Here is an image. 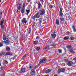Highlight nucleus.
Listing matches in <instances>:
<instances>
[{"mask_svg":"<svg viewBox=\"0 0 76 76\" xmlns=\"http://www.w3.org/2000/svg\"><path fill=\"white\" fill-rule=\"evenodd\" d=\"M40 18V15H39V12H38L36 14V15H35L32 17V19H35V18L39 19V18Z\"/></svg>","mask_w":76,"mask_h":76,"instance_id":"1","label":"nucleus"},{"mask_svg":"<svg viewBox=\"0 0 76 76\" xmlns=\"http://www.w3.org/2000/svg\"><path fill=\"white\" fill-rule=\"evenodd\" d=\"M39 13H40V16H43L45 13V10L42 9L39 10Z\"/></svg>","mask_w":76,"mask_h":76,"instance_id":"2","label":"nucleus"},{"mask_svg":"<svg viewBox=\"0 0 76 76\" xmlns=\"http://www.w3.org/2000/svg\"><path fill=\"white\" fill-rule=\"evenodd\" d=\"M47 61V59L45 58L43 59L42 60H40L39 64H41L44 61Z\"/></svg>","mask_w":76,"mask_h":76,"instance_id":"3","label":"nucleus"},{"mask_svg":"<svg viewBox=\"0 0 76 76\" xmlns=\"http://www.w3.org/2000/svg\"><path fill=\"white\" fill-rule=\"evenodd\" d=\"M22 6V4L21 3H20L18 4L17 6V9L18 10H20L21 9V6Z\"/></svg>","mask_w":76,"mask_h":76,"instance_id":"4","label":"nucleus"},{"mask_svg":"<svg viewBox=\"0 0 76 76\" xmlns=\"http://www.w3.org/2000/svg\"><path fill=\"white\" fill-rule=\"evenodd\" d=\"M63 11V9L61 7L60 8V16L61 17H62L63 16V12H62V11Z\"/></svg>","mask_w":76,"mask_h":76,"instance_id":"5","label":"nucleus"},{"mask_svg":"<svg viewBox=\"0 0 76 76\" xmlns=\"http://www.w3.org/2000/svg\"><path fill=\"white\" fill-rule=\"evenodd\" d=\"M22 23H24L25 24H26L28 21H26V18H23L22 20Z\"/></svg>","mask_w":76,"mask_h":76,"instance_id":"6","label":"nucleus"},{"mask_svg":"<svg viewBox=\"0 0 76 76\" xmlns=\"http://www.w3.org/2000/svg\"><path fill=\"white\" fill-rule=\"evenodd\" d=\"M31 75H34L35 74V70L34 69H32L31 71Z\"/></svg>","mask_w":76,"mask_h":76,"instance_id":"7","label":"nucleus"},{"mask_svg":"<svg viewBox=\"0 0 76 76\" xmlns=\"http://www.w3.org/2000/svg\"><path fill=\"white\" fill-rule=\"evenodd\" d=\"M67 64L69 66H71L72 64H73V62L72 61L68 62L67 63Z\"/></svg>","mask_w":76,"mask_h":76,"instance_id":"8","label":"nucleus"},{"mask_svg":"<svg viewBox=\"0 0 76 76\" xmlns=\"http://www.w3.org/2000/svg\"><path fill=\"white\" fill-rule=\"evenodd\" d=\"M50 47V46L48 45H47L44 48V49L45 50H48L49 49Z\"/></svg>","mask_w":76,"mask_h":76,"instance_id":"9","label":"nucleus"},{"mask_svg":"<svg viewBox=\"0 0 76 76\" xmlns=\"http://www.w3.org/2000/svg\"><path fill=\"white\" fill-rule=\"evenodd\" d=\"M25 8L23 7L22 9L21 10V13H24V12H25Z\"/></svg>","mask_w":76,"mask_h":76,"instance_id":"10","label":"nucleus"},{"mask_svg":"<svg viewBox=\"0 0 76 76\" xmlns=\"http://www.w3.org/2000/svg\"><path fill=\"white\" fill-rule=\"evenodd\" d=\"M38 4V9H40V8L42 6V5H41V3H40V2H39L37 3Z\"/></svg>","mask_w":76,"mask_h":76,"instance_id":"11","label":"nucleus"},{"mask_svg":"<svg viewBox=\"0 0 76 76\" xmlns=\"http://www.w3.org/2000/svg\"><path fill=\"white\" fill-rule=\"evenodd\" d=\"M51 36H52L53 38H55L56 37V35L54 34H51Z\"/></svg>","mask_w":76,"mask_h":76,"instance_id":"12","label":"nucleus"},{"mask_svg":"<svg viewBox=\"0 0 76 76\" xmlns=\"http://www.w3.org/2000/svg\"><path fill=\"white\" fill-rule=\"evenodd\" d=\"M6 49H7V50L8 51H10V48H9V47L7 46H6Z\"/></svg>","mask_w":76,"mask_h":76,"instance_id":"13","label":"nucleus"},{"mask_svg":"<svg viewBox=\"0 0 76 76\" xmlns=\"http://www.w3.org/2000/svg\"><path fill=\"white\" fill-rule=\"evenodd\" d=\"M26 69V68H24L21 69V71H22V73H23V72H25Z\"/></svg>","mask_w":76,"mask_h":76,"instance_id":"14","label":"nucleus"},{"mask_svg":"<svg viewBox=\"0 0 76 76\" xmlns=\"http://www.w3.org/2000/svg\"><path fill=\"white\" fill-rule=\"evenodd\" d=\"M69 39V37H66L64 38V40H67V39Z\"/></svg>","mask_w":76,"mask_h":76,"instance_id":"15","label":"nucleus"},{"mask_svg":"<svg viewBox=\"0 0 76 76\" xmlns=\"http://www.w3.org/2000/svg\"><path fill=\"white\" fill-rule=\"evenodd\" d=\"M51 71V70L49 69H48L45 72V73H49Z\"/></svg>","mask_w":76,"mask_h":76,"instance_id":"16","label":"nucleus"},{"mask_svg":"<svg viewBox=\"0 0 76 76\" xmlns=\"http://www.w3.org/2000/svg\"><path fill=\"white\" fill-rule=\"evenodd\" d=\"M6 55H12V53L9 52H7L6 53Z\"/></svg>","mask_w":76,"mask_h":76,"instance_id":"17","label":"nucleus"},{"mask_svg":"<svg viewBox=\"0 0 76 76\" xmlns=\"http://www.w3.org/2000/svg\"><path fill=\"white\" fill-rule=\"evenodd\" d=\"M38 42L37 41H34L33 42V44H38Z\"/></svg>","mask_w":76,"mask_h":76,"instance_id":"18","label":"nucleus"},{"mask_svg":"<svg viewBox=\"0 0 76 76\" xmlns=\"http://www.w3.org/2000/svg\"><path fill=\"white\" fill-rule=\"evenodd\" d=\"M56 24L58 25H59V21L58 20H56Z\"/></svg>","mask_w":76,"mask_h":76,"instance_id":"19","label":"nucleus"},{"mask_svg":"<svg viewBox=\"0 0 76 76\" xmlns=\"http://www.w3.org/2000/svg\"><path fill=\"white\" fill-rule=\"evenodd\" d=\"M26 12H27L26 15H28V14L29 13V12H30V10H26Z\"/></svg>","mask_w":76,"mask_h":76,"instance_id":"20","label":"nucleus"},{"mask_svg":"<svg viewBox=\"0 0 76 76\" xmlns=\"http://www.w3.org/2000/svg\"><path fill=\"white\" fill-rule=\"evenodd\" d=\"M31 27H30L29 28V30L28 31V34H30V33H31Z\"/></svg>","mask_w":76,"mask_h":76,"instance_id":"21","label":"nucleus"},{"mask_svg":"<svg viewBox=\"0 0 76 76\" xmlns=\"http://www.w3.org/2000/svg\"><path fill=\"white\" fill-rule=\"evenodd\" d=\"M67 48H72V46L70 45H67Z\"/></svg>","mask_w":76,"mask_h":76,"instance_id":"22","label":"nucleus"},{"mask_svg":"<svg viewBox=\"0 0 76 76\" xmlns=\"http://www.w3.org/2000/svg\"><path fill=\"white\" fill-rule=\"evenodd\" d=\"M58 51L60 54H61V53H62V52H61V49H58Z\"/></svg>","mask_w":76,"mask_h":76,"instance_id":"23","label":"nucleus"},{"mask_svg":"<svg viewBox=\"0 0 76 76\" xmlns=\"http://www.w3.org/2000/svg\"><path fill=\"white\" fill-rule=\"evenodd\" d=\"M65 71V69L64 68H63V69L61 70V72H64Z\"/></svg>","mask_w":76,"mask_h":76,"instance_id":"24","label":"nucleus"},{"mask_svg":"<svg viewBox=\"0 0 76 76\" xmlns=\"http://www.w3.org/2000/svg\"><path fill=\"white\" fill-rule=\"evenodd\" d=\"M60 20L61 21H64V18L61 17L60 18Z\"/></svg>","mask_w":76,"mask_h":76,"instance_id":"25","label":"nucleus"},{"mask_svg":"<svg viewBox=\"0 0 76 76\" xmlns=\"http://www.w3.org/2000/svg\"><path fill=\"white\" fill-rule=\"evenodd\" d=\"M50 5L49 6V7L51 9H52L53 7V5H51L50 4H49Z\"/></svg>","mask_w":76,"mask_h":76,"instance_id":"26","label":"nucleus"},{"mask_svg":"<svg viewBox=\"0 0 76 76\" xmlns=\"http://www.w3.org/2000/svg\"><path fill=\"white\" fill-rule=\"evenodd\" d=\"M3 55H4V53H0V56H3Z\"/></svg>","mask_w":76,"mask_h":76,"instance_id":"27","label":"nucleus"},{"mask_svg":"<svg viewBox=\"0 0 76 76\" xmlns=\"http://www.w3.org/2000/svg\"><path fill=\"white\" fill-rule=\"evenodd\" d=\"M60 72H61V69H59L58 70V73L59 74Z\"/></svg>","mask_w":76,"mask_h":76,"instance_id":"28","label":"nucleus"},{"mask_svg":"<svg viewBox=\"0 0 76 76\" xmlns=\"http://www.w3.org/2000/svg\"><path fill=\"white\" fill-rule=\"evenodd\" d=\"M4 23V21H1V22L0 25H3Z\"/></svg>","mask_w":76,"mask_h":76,"instance_id":"29","label":"nucleus"},{"mask_svg":"<svg viewBox=\"0 0 76 76\" xmlns=\"http://www.w3.org/2000/svg\"><path fill=\"white\" fill-rule=\"evenodd\" d=\"M39 67V65H37L34 68V69H37V68H38Z\"/></svg>","mask_w":76,"mask_h":76,"instance_id":"30","label":"nucleus"},{"mask_svg":"<svg viewBox=\"0 0 76 76\" xmlns=\"http://www.w3.org/2000/svg\"><path fill=\"white\" fill-rule=\"evenodd\" d=\"M3 43H0V47H3Z\"/></svg>","mask_w":76,"mask_h":76,"instance_id":"31","label":"nucleus"},{"mask_svg":"<svg viewBox=\"0 0 76 76\" xmlns=\"http://www.w3.org/2000/svg\"><path fill=\"white\" fill-rule=\"evenodd\" d=\"M74 39H75V38H74V37H71L70 38V39H71V40L72 41H73V40H74Z\"/></svg>","mask_w":76,"mask_h":76,"instance_id":"32","label":"nucleus"},{"mask_svg":"<svg viewBox=\"0 0 76 76\" xmlns=\"http://www.w3.org/2000/svg\"><path fill=\"white\" fill-rule=\"evenodd\" d=\"M1 26L2 29H4V25H1Z\"/></svg>","mask_w":76,"mask_h":76,"instance_id":"33","label":"nucleus"},{"mask_svg":"<svg viewBox=\"0 0 76 76\" xmlns=\"http://www.w3.org/2000/svg\"><path fill=\"white\" fill-rule=\"evenodd\" d=\"M23 7H24V8H25V3H23Z\"/></svg>","mask_w":76,"mask_h":76,"instance_id":"34","label":"nucleus"},{"mask_svg":"<svg viewBox=\"0 0 76 76\" xmlns=\"http://www.w3.org/2000/svg\"><path fill=\"white\" fill-rule=\"evenodd\" d=\"M8 64V62H7V61H5L4 64Z\"/></svg>","mask_w":76,"mask_h":76,"instance_id":"35","label":"nucleus"},{"mask_svg":"<svg viewBox=\"0 0 76 76\" xmlns=\"http://www.w3.org/2000/svg\"><path fill=\"white\" fill-rule=\"evenodd\" d=\"M36 49L37 50H40V47H37V48Z\"/></svg>","mask_w":76,"mask_h":76,"instance_id":"36","label":"nucleus"},{"mask_svg":"<svg viewBox=\"0 0 76 76\" xmlns=\"http://www.w3.org/2000/svg\"><path fill=\"white\" fill-rule=\"evenodd\" d=\"M39 25H41V23L42 22H41V20H39Z\"/></svg>","mask_w":76,"mask_h":76,"instance_id":"37","label":"nucleus"},{"mask_svg":"<svg viewBox=\"0 0 76 76\" xmlns=\"http://www.w3.org/2000/svg\"><path fill=\"white\" fill-rule=\"evenodd\" d=\"M28 3H30L31 1V0H27Z\"/></svg>","mask_w":76,"mask_h":76,"instance_id":"38","label":"nucleus"},{"mask_svg":"<svg viewBox=\"0 0 76 76\" xmlns=\"http://www.w3.org/2000/svg\"><path fill=\"white\" fill-rule=\"evenodd\" d=\"M6 43H7V44H8V43H9L10 42L9 41V40H6Z\"/></svg>","mask_w":76,"mask_h":76,"instance_id":"39","label":"nucleus"},{"mask_svg":"<svg viewBox=\"0 0 76 76\" xmlns=\"http://www.w3.org/2000/svg\"><path fill=\"white\" fill-rule=\"evenodd\" d=\"M26 56V54L24 55V56L23 57V58L24 57H25Z\"/></svg>","mask_w":76,"mask_h":76,"instance_id":"40","label":"nucleus"},{"mask_svg":"<svg viewBox=\"0 0 76 76\" xmlns=\"http://www.w3.org/2000/svg\"><path fill=\"white\" fill-rule=\"evenodd\" d=\"M73 60L74 61H76V58H75L73 59Z\"/></svg>","mask_w":76,"mask_h":76,"instance_id":"41","label":"nucleus"},{"mask_svg":"<svg viewBox=\"0 0 76 76\" xmlns=\"http://www.w3.org/2000/svg\"><path fill=\"white\" fill-rule=\"evenodd\" d=\"M66 34L67 35H69L70 34V32L69 31H67L66 32Z\"/></svg>","mask_w":76,"mask_h":76,"instance_id":"42","label":"nucleus"},{"mask_svg":"<svg viewBox=\"0 0 76 76\" xmlns=\"http://www.w3.org/2000/svg\"><path fill=\"white\" fill-rule=\"evenodd\" d=\"M3 39L4 41H6V37H3Z\"/></svg>","mask_w":76,"mask_h":76,"instance_id":"43","label":"nucleus"},{"mask_svg":"<svg viewBox=\"0 0 76 76\" xmlns=\"http://www.w3.org/2000/svg\"><path fill=\"white\" fill-rule=\"evenodd\" d=\"M3 66H1V70H3Z\"/></svg>","mask_w":76,"mask_h":76,"instance_id":"44","label":"nucleus"},{"mask_svg":"<svg viewBox=\"0 0 76 76\" xmlns=\"http://www.w3.org/2000/svg\"><path fill=\"white\" fill-rule=\"evenodd\" d=\"M72 29H75V27L74 26H72Z\"/></svg>","mask_w":76,"mask_h":76,"instance_id":"45","label":"nucleus"},{"mask_svg":"<svg viewBox=\"0 0 76 76\" xmlns=\"http://www.w3.org/2000/svg\"><path fill=\"white\" fill-rule=\"evenodd\" d=\"M65 62H67L68 61V59H65Z\"/></svg>","mask_w":76,"mask_h":76,"instance_id":"46","label":"nucleus"},{"mask_svg":"<svg viewBox=\"0 0 76 76\" xmlns=\"http://www.w3.org/2000/svg\"><path fill=\"white\" fill-rule=\"evenodd\" d=\"M36 38L37 39H39V37L37 36L36 37Z\"/></svg>","mask_w":76,"mask_h":76,"instance_id":"47","label":"nucleus"},{"mask_svg":"<svg viewBox=\"0 0 76 76\" xmlns=\"http://www.w3.org/2000/svg\"><path fill=\"white\" fill-rule=\"evenodd\" d=\"M0 12H1V13H0ZM2 12H1V10H0V15L2 14Z\"/></svg>","mask_w":76,"mask_h":76,"instance_id":"48","label":"nucleus"},{"mask_svg":"<svg viewBox=\"0 0 76 76\" xmlns=\"http://www.w3.org/2000/svg\"><path fill=\"white\" fill-rule=\"evenodd\" d=\"M73 29V31L74 32H76V30L75 28H74Z\"/></svg>","mask_w":76,"mask_h":76,"instance_id":"49","label":"nucleus"},{"mask_svg":"<svg viewBox=\"0 0 76 76\" xmlns=\"http://www.w3.org/2000/svg\"><path fill=\"white\" fill-rule=\"evenodd\" d=\"M3 38H6V37L5 36V35H4V34H3Z\"/></svg>","mask_w":76,"mask_h":76,"instance_id":"50","label":"nucleus"},{"mask_svg":"<svg viewBox=\"0 0 76 76\" xmlns=\"http://www.w3.org/2000/svg\"><path fill=\"white\" fill-rule=\"evenodd\" d=\"M18 10H17V11H16V12H17V13H18L19 12V11Z\"/></svg>","mask_w":76,"mask_h":76,"instance_id":"51","label":"nucleus"},{"mask_svg":"<svg viewBox=\"0 0 76 76\" xmlns=\"http://www.w3.org/2000/svg\"><path fill=\"white\" fill-rule=\"evenodd\" d=\"M2 43H3V44L4 43H6V42H5V41H3L2 42Z\"/></svg>","mask_w":76,"mask_h":76,"instance_id":"52","label":"nucleus"},{"mask_svg":"<svg viewBox=\"0 0 76 76\" xmlns=\"http://www.w3.org/2000/svg\"><path fill=\"white\" fill-rule=\"evenodd\" d=\"M53 76H58V75L56 74L55 75H54Z\"/></svg>","mask_w":76,"mask_h":76,"instance_id":"53","label":"nucleus"},{"mask_svg":"<svg viewBox=\"0 0 76 76\" xmlns=\"http://www.w3.org/2000/svg\"><path fill=\"white\" fill-rule=\"evenodd\" d=\"M12 58H13V59H15V56H14V57H12Z\"/></svg>","mask_w":76,"mask_h":76,"instance_id":"54","label":"nucleus"},{"mask_svg":"<svg viewBox=\"0 0 76 76\" xmlns=\"http://www.w3.org/2000/svg\"><path fill=\"white\" fill-rule=\"evenodd\" d=\"M10 60H13V58H10Z\"/></svg>","mask_w":76,"mask_h":76,"instance_id":"55","label":"nucleus"},{"mask_svg":"<svg viewBox=\"0 0 76 76\" xmlns=\"http://www.w3.org/2000/svg\"><path fill=\"white\" fill-rule=\"evenodd\" d=\"M2 21H3V22H4V19H2Z\"/></svg>","mask_w":76,"mask_h":76,"instance_id":"56","label":"nucleus"},{"mask_svg":"<svg viewBox=\"0 0 76 76\" xmlns=\"http://www.w3.org/2000/svg\"><path fill=\"white\" fill-rule=\"evenodd\" d=\"M31 68H32V66H30L29 67V69H31Z\"/></svg>","mask_w":76,"mask_h":76,"instance_id":"57","label":"nucleus"},{"mask_svg":"<svg viewBox=\"0 0 76 76\" xmlns=\"http://www.w3.org/2000/svg\"><path fill=\"white\" fill-rule=\"evenodd\" d=\"M32 66H33L32 64H31L30 65V66H31V67Z\"/></svg>","mask_w":76,"mask_h":76,"instance_id":"58","label":"nucleus"},{"mask_svg":"<svg viewBox=\"0 0 76 76\" xmlns=\"http://www.w3.org/2000/svg\"><path fill=\"white\" fill-rule=\"evenodd\" d=\"M1 16H0V20H1Z\"/></svg>","mask_w":76,"mask_h":76,"instance_id":"59","label":"nucleus"},{"mask_svg":"<svg viewBox=\"0 0 76 76\" xmlns=\"http://www.w3.org/2000/svg\"><path fill=\"white\" fill-rule=\"evenodd\" d=\"M33 26H32L33 27H34V26H35V25H34V24L33 25Z\"/></svg>","mask_w":76,"mask_h":76,"instance_id":"60","label":"nucleus"},{"mask_svg":"<svg viewBox=\"0 0 76 76\" xmlns=\"http://www.w3.org/2000/svg\"><path fill=\"white\" fill-rule=\"evenodd\" d=\"M6 45H8V43H6Z\"/></svg>","mask_w":76,"mask_h":76,"instance_id":"61","label":"nucleus"},{"mask_svg":"<svg viewBox=\"0 0 76 76\" xmlns=\"http://www.w3.org/2000/svg\"><path fill=\"white\" fill-rule=\"evenodd\" d=\"M56 33V32L55 31L54 33H53V34H55Z\"/></svg>","mask_w":76,"mask_h":76,"instance_id":"62","label":"nucleus"},{"mask_svg":"<svg viewBox=\"0 0 76 76\" xmlns=\"http://www.w3.org/2000/svg\"><path fill=\"white\" fill-rule=\"evenodd\" d=\"M0 66H1V63H0Z\"/></svg>","mask_w":76,"mask_h":76,"instance_id":"63","label":"nucleus"},{"mask_svg":"<svg viewBox=\"0 0 76 76\" xmlns=\"http://www.w3.org/2000/svg\"><path fill=\"white\" fill-rule=\"evenodd\" d=\"M0 2H1V0H0Z\"/></svg>","mask_w":76,"mask_h":76,"instance_id":"64","label":"nucleus"}]
</instances>
